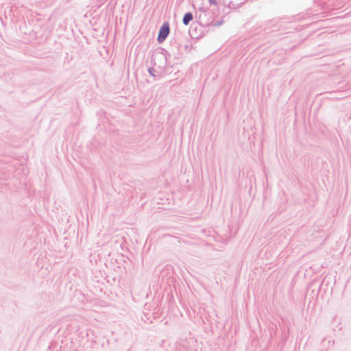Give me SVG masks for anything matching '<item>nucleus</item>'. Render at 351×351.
Here are the masks:
<instances>
[{
	"label": "nucleus",
	"instance_id": "obj_1",
	"mask_svg": "<svg viewBox=\"0 0 351 351\" xmlns=\"http://www.w3.org/2000/svg\"><path fill=\"white\" fill-rule=\"evenodd\" d=\"M170 33V27L168 22H165L160 27L157 38L158 43H163Z\"/></svg>",
	"mask_w": 351,
	"mask_h": 351
},
{
	"label": "nucleus",
	"instance_id": "obj_2",
	"mask_svg": "<svg viewBox=\"0 0 351 351\" xmlns=\"http://www.w3.org/2000/svg\"><path fill=\"white\" fill-rule=\"evenodd\" d=\"M193 19V15L191 12L184 14L182 23L184 25H188L191 21Z\"/></svg>",
	"mask_w": 351,
	"mask_h": 351
},
{
	"label": "nucleus",
	"instance_id": "obj_3",
	"mask_svg": "<svg viewBox=\"0 0 351 351\" xmlns=\"http://www.w3.org/2000/svg\"><path fill=\"white\" fill-rule=\"evenodd\" d=\"M148 72L153 77L157 76V73H158L157 71L152 67H150L148 69Z\"/></svg>",
	"mask_w": 351,
	"mask_h": 351
},
{
	"label": "nucleus",
	"instance_id": "obj_4",
	"mask_svg": "<svg viewBox=\"0 0 351 351\" xmlns=\"http://www.w3.org/2000/svg\"><path fill=\"white\" fill-rule=\"evenodd\" d=\"M209 3L212 5H217V1L216 0H209Z\"/></svg>",
	"mask_w": 351,
	"mask_h": 351
},
{
	"label": "nucleus",
	"instance_id": "obj_5",
	"mask_svg": "<svg viewBox=\"0 0 351 351\" xmlns=\"http://www.w3.org/2000/svg\"><path fill=\"white\" fill-rule=\"evenodd\" d=\"M223 23V21H217L216 25H220Z\"/></svg>",
	"mask_w": 351,
	"mask_h": 351
},
{
	"label": "nucleus",
	"instance_id": "obj_6",
	"mask_svg": "<svg viewBox=\"0 0 351 351\" xmlns=\"http://www.w3.org/2000/svg\"><path fill=\"white\" fill-rule=\"evenodd\" d=\"M199 10H200V11H202V12H204V11H205V10H204V8H199Z\"/></svg>",
	"mask_w": 351,
	"mask_h": 351
}]
</instances>
